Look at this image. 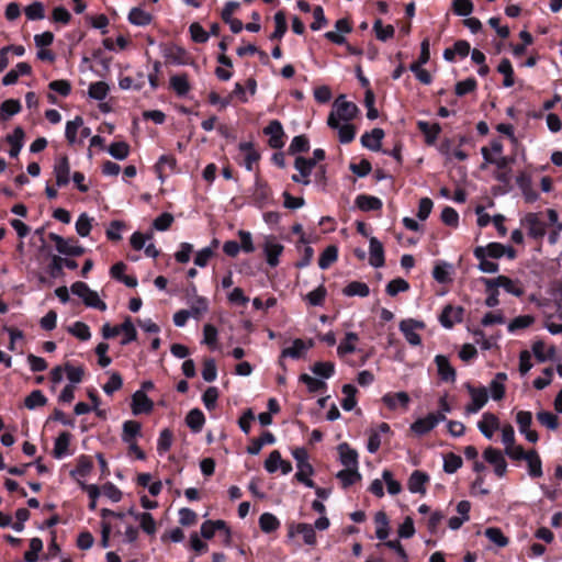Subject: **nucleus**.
Returning <instances> with one entry per match:
<instances>
[{
  "label": "nucleus",
  "instance_id": "obj_5",
  "mask_svg": "<svg viewBox=\"0 0 562 562\" xmlns=\"http://www.w3.org/2000/svg\"><path fill=\"white\" fill-rule=\"evenodd\" d=\"M483 457L486 462L494 467V472L498 477H503L507 472V462L501 450L488 447L484 450Z\"/></svg>",
  "mask_w": 562,
  "mask_h": 562
},
{
  "label": "nucleus",
  "instance_id": "obj_23",
  "mask_svg": "<svg viewBox=\"0 0 562 562\" xmlns=\"http://www.w3.org/2000/svg\"><path fill=\"white\" fill-rule=\"evenodd\" d=\"M525 461L527 462L528 474L530 477L538 479L542 476V461L539 453L535 449L528 451Z\"/></svg>",
  "mask_w": 562,
  "mask_h": 562
},
{
  "label": "nucleus",
  "instance_id": "obj_46",
  "mask_svg": "<svg viewBox=\"0 0 562 562\" xmlns=\"http://www.w3.org/2000/svg\"><path fill=\"white\" fill-rule=\"evenodd\" d=\"M186 422L188 427H190L193 431H200L204 425L205 418L200 409L194 408L188 413Z\"/></svg>",
  "mask_w": 562,
  "mask_h": 562
},
{
  "label": "nucleus",
  "instance_id": "obj_20",
  "mask_svg": "<svg viewBox=\"0 0 562 562\" xmlns=\"http://www.w3.org/2000/svg\"><path fill=\"white\" fill-rule=\"evenodd\" d=\"M483 251V246H477L473 250L474 257L479 260L477 268L485 273L498 272L499 265L497 262L488 260L490 257H487Z\"/></svg>",
  "mask_w": 562,
  "mask_h": 562
},
{
  "label": "nucleus",
  "instance_id": "obj_2",
  "mask_svg": "<svg viewBox=\"0 0 562 562\" xmlns=\"http://www.w3.org/2000/svg\"><path fill=\"white\" fill-rule=\"evenodd\" d=\"M71 292L81 297L87 306L105 311L106 304L100 300L98 293L91 290L85 282L77 281L71 285Z\"/></svg>",
  "mask_w": 562,
  "mask_h": 562
},
{
  "label": "nucleus",
  "instance_id": "obj_51",
  "mask_svg": "<svg viewBox=\"0 0 562 562\" xmlns=\"http://www.w3.org/2000/svg\"><path fill=\"white\" fill-rule=\"evenodd\" d=\"M173 434L170 429L166 428L160 431L157 441V451L160 456L165 454L172 446Z\"/></svg>",
  "mask_w": 562,
  "mask_h": 562
},
{
  "label": "nucleus",
  "instance_id": "obj_35",
  "mask_svg": "<svg viewBox=\"0 0 562 562\" xmlns=\"http://www.w3.org/2000/svg\"><path fill=\"white\" fill-rule=\"evenodd\" d=\"M240 150L244 154V166L248 171L254 169L255 164L259 159V154L252 148L251 144L243 143L239 145Z\"/></svg>",
  "mask_w": 562,
  "mask_h": 562
},
{
  "label": "nucleus",
  "instance_id": "obj_62",
  "mask_svg": "<svg viewBox=\"0 0 562 562\" xmlns=\"http://www.w3.org/2000/svg\"><path fill=\"white\" fill-rule=\"evenodd\" d=\"M46 402L47 398L44 396L42 391L35 390L25 398L24 404L29 409H34L36 407L44 406Z\"/></svg>",
  "mask_w": 562,
  "mask_h": 562
},
{
  "label": "nucleus",
  "instance_id": "obj_64",
  "mask_svg": "<svg viewBox=\"0 0 562 562\" xmlns=\"http://www.w3.org/2000/svg\"><path fill=\"white\" fill-rule=\"evenodd\" d=\"M109 153L115 159L123 160L128 156L130 147L125 142H116L111 144Z\"/></svg>",
  "mask_w": 562,
  "mask_h": 562
},
{
  "label": "nucleus",
  "instance_id": "obj_1",
  "mask_svg": "<svg viewBox=\"0 0 562 562\" xmlns=\"http://www.w3.org/2000/svg\"><path fill=\"white\" fill-rule=\"evenodd\" d=\"M358 112V108L355 103L346 101L340 95L333 105V110L328 116L327 124L330 128H337L339 123L351 121Z\"/></svg>",
  "mask_w": 562,
  "mask_h": 562
},
{
  "label": "nucleus",
  "instance_id": "obj_57",
  "mask_svg": "<svg viewBox=\"0 0 562 562\" xmlns=\"http://www.w3.org/2000/svg\"><path fill=\"white\" fill-rule=\"evenodd\" d=\"M432 277L439 283L450 282V265L446 262L437 263L432 270Z\"/></svg>",
  "mask_w": 562,
  "mask_h": 562
},
{
  "label": "nucleus",
  "instance_id": "obj_59",
  "mask_svg": "<svg viewBox=\"0 0 562 562\" xmlns=\"http://www.w3.org/2000/svg\"><path fill=\"white\" fill-rule=\"evenodd\" d=\"M21 111V104L18 100H5L0 110V115L2 120H7L10 116L19 113Z\"/></svg>",
  "mask_w": 562,
  "mask_h": 562
},
{
  "label": "nucleus",
  "instance_id": "obj_7",
  "mask_svg": "<svg viewBox=\"0 0 562 562\" xmlns=\"http://www.w3.org/2000/svg\"><path fill=\"white\" fill-rule=\"evenodd\" d=\"M522 225L527 228L528 236L540 240L546 235V224L536 213H528L522 220Z\"/></svg>",
  "mask_w": 562,
  "mask_h": 562
},
{
  "label": "nucleus",
  "instance_id": "obj_39",
  "mask_svg": "<svg viewBox=\"0 0 562 562\" xmlns=\"http://www.w3.org/2000/svg\"><path fill=\"white\" fill-rule=\"evenodd\" d=\"M294 167L301 173V177L304 178L303 184H308V177L312 172V169L315 167V160H308L304 157H297L295 159Z\"/></svg>",
  "mask_w": 562,
  "mask_h": 562
},
{
  "label": "nucleus",
  "instance_id": "obj_43",
  "mask_svg": "<svg viewBox=\"0 0 562 562\" xmlns=\"http://www.w3.org/2000/svg\"><path fill=\"white\" fill-rule=\"evenodd\" d=\"M83 120L81 116H76L72 121H68L66 124L65 135L69 144H76L78 142L77 134L82 127Z\"/></svg>",
  "mask_w": 562,
  "mask_h": 562
},
{
  "label": "nucleus",
  "instance_id": "obj_6",
  "mask_svg": "<svg viewBox=\"0 0 562 562\" xmlns=\"http://www.w3.org/2000/svg\"><path fill=\"white\" fill-rule=\"evenodd\" d=\"M465 310L462 306H453L448 304L443 307L439 321L446 328H452L454 324H459L463 321Z\"/></svg>",
  "mask_w": 562,
  "mask_h": 562
},
{
  "label": "nucleus",
  "instance_id": "obj_36",
  "mask_svg": "<svg viewBox=\"0 0 562 562\" xmlns=\"http://www.w3.org/2000/svg\"><path fill=\"white\" fill-rule=\"evenodd\" d=\"M356 204L362 211H376L382 207V201L380 199L366 194L357 196Z\"/></svg>",
  "mask_w": 562,
  "mask_h": 562
},
{
  "label": "nucleus",
  "instance_id": "obj_3",
  "mask_svg": "<svg viewBox=\"0 0 562 562\" xmlns=\"http://www.w3.org/2000/svg\"><path fill=\"white\" fill-rule=\"evenodd\" d=\"M465 387L471 396V403L465 406L468 414H475L484 407L488 401L487 389L484 386L475 387L471 383H467Z\"/></svg>",
  "mask_w": 562,
  "mask_h": 562
},
{
  "label": "nucleus",
  "instance_id": "obj_28",
  "mask_svg": "<svg viewBox=\"0 0 562 562\" xmlns=\"http://www.w3.org/2000/svg\"><path fill=\"white\" fill-rule=\"evenodd\" d=\"M340 461L348 469H358V453L351 449L347 443H341L338 447Z\"/></svg>",
  "mask_w": 562,
  "mask_h": 562
},
{
  "label": "nucleus",
  "instance_id": "obj_47",
  "mask_svg": "<svg viewBox=\"0 0 562 562\" xmlns=\"http://www.w3.org/2000/svg\"><path fill=\"white\" fill-rule=\"evenodd\" d=\"M337 479L341 482L342 487H348L361 479L358 469H345L337 473Z\"/></svg>",
  "mask_w": 562,
  "mask_h": 562
},
{
  "label": "nucleus",
  "instance_id": "obj_63",
  "mask_svg": "<svg viewBox=\"0 0 562 562\" xmlns=\"http://www.w3.org/2000/svg\"><path fill=\"white\" fill-rule=\"evenodd\" d=\"M409 289V284L402 278L394 279L390 281L386 285V293L390 296H395L400 292H405Z\"/></svg>",
  "mask_w": 562,
  "mask_h": 562
},
{
  "label": "nucleus",
  "instance_id": "obj_50",
  "mask_svg": "<svg viewBox=\"0 0 562 562\" xmlns=\"http://www.w3.org/2000/svg\"><path fill=\"white\" fill-rule=\"evenodd\" d=\"M259 526L263 532L269 533L277 530L280 527V521L274 515L270 513H265L259 518Z\"/></svg>",
  "mask_w": 562,
  "mask_h": 562
},
{
  "label": "nucleus",
  "instance_id": "obj_49",
  "mask_svg": "<svg viewBox=\"0 0 562 562\" xmlns=\"http://www.w3.org/2000/svg\"><path fill=\"white\" fill-rule=\"evenodd\" d=\"M485 537L498 547H506L509 542L508 538L497 527L486 528L484 531Z\"/></svg>",
  "mask_w": 562,
  "mask_h": 562
},
{
  "label": "nucleus",
  "instance_id": "obj_27",
  "mask_svg": "<svg viewBox=\"0 0 562 562\" xmlns=\"http://www.w3.org/2000/svg\"><path fill=\"white\" fill-rule=\"evenodd\" d=\"M495 280L497 282L498 288H503L509 294L520 297L525 293L524 289L519 285L518 280H513L506 276H498L495 278Z\"/></svg>",
  "mask_w": 562,
  "mask_h": 562
},
{
  "label": "nucleus",
  "instance_id": "obj_55",
  "mask_svg": "<svg viewBox=\"0 0 562 562\" xmlns=\"http://www.w3.org/2000/svg\"><path fill=\"white\" fill-rule=\"evenodd\" d=\"M109 86L104 81L93 82L89 86V97L102 101L106 98Z\"/></svg>",
  "mask_w": 562,
  "mask_h": 562
},
{
  "label": "nucleus",
  "instance_id": "obj_37",
  "mask_svg": "<svg viewBox=\"0 0 562 562\" xmlns=\"http://www.w3.org/2000/svg\"><path fill=\"white\" fill-rule=\"evenodd\" d=\"M276 441L273 434L265 431L259 438L254 439L247 448L249 454H258L265 445H272Z\"/></svg>",
  "mask_w": 562,
  "mask_h": 562
},
{
  "label": "nucleus",
  "instance_id": "obj_61",
  "mask_svg": "<svg viewBox=\"0 0 562 562\" xmlns=\"http://www.w3.org/2000/svg\"><path fill=\"white\" fill-rule=\"evenodd\" d=\"M42 549L43 541L40 538H32L30 541V550L24 553V560L26 562H36Z\"/></svg>",
  "mask_w": 562,
  "mask_h": 562
},
{
  "label": "nucleus",
  "instance_id": "obj_17",
  "mask_svg": "<svg viewBox=\"0 0 562 562\" xmlns=\"http://www.w3.org/2000/svg\"><path fill=\"white\" fill-rule=\"evenodd\" d=\"M477 427L480 431L488 439L494 435V431L499 428V419L492 413H484L482 420L479 422Z\"/></svg>",
  "mask_w": 562,
  "mask_h": 562
},
{
  "label": "nucleus",
  "instance_id": "obj_42",
  "mask_svg": "<svg viewBox=\"0 0 562 562\" xmlns=\"http://www.w3.org/2000/svg\"><path fill=\"white\" fill-rule=\"evenodd\" d=\"M463 464V460L459 454L448 452L443 456V471L448 474L456 473Z\"/></svg>",
  "mask_w": 562,
  "mask_h": 562
},
{
  "label": "nucleus",
  "instance_id": "obj_40",
  "mask_svg": "<svg viewBox=\"0 0 562 562\" xmlns=\"http://www.w3.org/2000/svg\"><path fill=\"white\" fill-rule=\"evenodd\" d=\"M151 20V14L140 8H133L128 14V21L137 26L148 25Z\"/></svg>",
  "mask_w": 562,
  "mask_h": 562
},
{
  "label": "nucleus",
  "instance_id": "obj_32",
  "mask_svg": "<svg viewBox=\"0 0 562 562\" xmlns=\"http://www.w3.org/2000/svg\"><path fill=\"white\" fill-rule=\"evenodd\" d=\"M142 425L136 420H126L123 424L122 440L127 443L140 436Z\"/></svg>",
  "mask_w": 562,
  "mask_h": 562
},
{
  "label": "nucleus",
  "instance_id": "obj_52",
  "mask_svg": "<svg viewBox=\"0 0 562 562\" xmlns=\"http://www.w3.org/2000/svg\"><path fill=\"white\" fill-rule=\"evenodd\" d=\"M121 333L124 335L121 341L122 345H127L137 338V331L131 317H126L123 324H121Z\"/></svg>",
  "mask_w": 562,
  "mask_h": 562
},
{
  "label": "nucleus",
  "instance_id": "obj_56",
  "mask_svg": "<svg viewBox=\"0 0 562 562\" xmlns=\"http://www.w3.org/2000/svg\"><path fill=\"white\" fill-rule=\"evenodd\" d=\"M481 154L487 164H493L497 167V169H506L508 165L512 162V158L508 157H501V158H494L487 147H482Z\"/></svg>",
  "mask_w": 562,
  "mask_h": 562
},
{
  "label": "nucleus",
  "instance_id": "obj_53",
  "mask_svg": "<svg viewBox=\"0 0 562 562\" xmlns=\"http://www.w3.org/2000/svg\"><path fill=\"white\" fill-rule=\"evenodd\" d=\"M537 419L542 426L551 430L558 429L560 425L558 416L548 411L538 412Z\"/></svg>",
  "mask_w": 562,
  "mask_h": 562
},
{
  "label": "nucleus",
  "instance_id": "obj_25",
  "mask_svg": "<svg viewBox=\"0 0 562 562\" xmlns=\"http://www.w3.org/2000/svg\"><path fill=\"white\" fill-rule=\"evenodd\" d=\"M369 262L375 268L382 267L384 265L383 246L375 237L370 238Z\"/></svg>",
  "mask_w": 562,
  "mask_h": 562
},
{
  "label": "nucleus",
  "instance_id": "obj_9",
  "mask_svg": "<svg viewBox=\"0 0 562 562\" xmlns=\"http://www.w3.org/2000/svg\"><path fill=\"white\" fill-rule=\"evenodd\" d=\"M263 133L269 136V146L272 148H281L284 145V131L282 124L278 120L271 121L268 126L263 128Z\"/></svg>",
  "mask_w": 562,
  "mask_h": 562
},
{
  "label": "nucleus",
  "instance_id": "obj_24",
  "mask_svg": "<svg viewBox=\"0 0 562 562\" xmlns=\"http://www.w3.org/2000/svg\"><path fill=\"white\" fill-rule=\"evenodd\" d=\"M359 341V336L353 331H348L345 335V338L340 341L337 347V353L339 357H345L348 353H352L357 350V344Z\"/></svg>",
  "mask_w": 562,
  "mask_h": 562
},
{
  "label": "nucleus",
  "instance_id": "obj_41",
  "mask_svg": "<svg viewBox=\"0 0 562 562\" xmlns=\"http://www.w3.org/2000/svg\"><path fill=\"white\" fill-rule=\"evenodd\" d=\"M497 71L504 75L503 86L510 88L514 86V69L508 58H503L497 67Z\"/></svg>",
  "mask_w": 562,
  "mask_h": 562
},
{
  "label": "nucleus",
  "instance_id": "obj_38",
  "mask_svg": "<svg viewBox=\"0 0 562 562\" xmlns=\"http://www.w3.org/2000/svg\"><path fill=\"white\" fill-rule=\"evenodd\" d=\"M70 442V434L67 431L61 432L55 440L54 457L61 459L69 453L68 447Z\"/></svg>",
  "mask_w": 562,
  "mask_h": 562
},
{
  "label": "nucleus",
  "instance_id": "obj_33",
  "mask_svg": "<svg viewBox=\"0 0 562 562\" xmlns=\"http://www.w3.org/2000/svg\"><path fill=\"white\" fill-rule=\"evenodd\" d=\"M170 87L173 89V91L180 95H186L190 89V82L187 74L182 75H176L170 78Z\"/></svg>",
  "mask_w": 562,
  "mask_h": 562
},
{
  "label": "nucleus",
  "instance_id": "obj_11",
  "mask_svg": "<svg viewBox=\"0 0 562 562\" xmlns=\"http://www.w3.org/2000/svg\"><path fill=\"white\" fill-rule=\"evenodd\" d=\"M131 406L134 415L149 414L154 408V403L144 391H136L132 396Z\"/></svg>",
  "mask_w": 562,
  "mask_h": 562
},
{
  "label": "nucleus",
  "instance_id": "obj_21",
  "mask_svg": "<svg viewBox=\"0 0 562 562\" xmlns=\"http://www.w3.org/2000/svg\"><path fill=\"white\" fill-rule=\"evenodd\" d=\"M216 530H224L226 533V541L231 538V531L226 526V522L224 520H206L201 526V535L205 539L213 538Z\"/></svg>",
  "mask_w": 562,
  "mask_h": 562
},
{
  "label": "nucleus",
  "instance_id": "obj_45",
  "mask_svg": "<svg viewBox=\"0 0 562 562\" xmlns=\"http://www.w3.org/2000/svg\"><path fill=\"white\" fill-rule=\"evenodd\" d=\"M344 398L341 401V407L345 411H351L355 408L357 389L352 384H345L342 386Z\"/></svg>",
  "mask_w": 562,
  "mask_h": 562
},
{
  "label": "nucleus",
  "instance_id": "obj_60",
  "mask_svg": "<svg viewBox=\"0 0 562 562\" xmlns=\"http://www.w3.org/2000/svg\"><path fill=\"white\" fill-rule=\"evenodd\" d=\"M441 132L439 123L428 124L424 122V140L428 145H434Z\"/></svg>",
  "mask_w": 562,
  "mask_h": 562
},
{
  "label": "nucleus",
  "instance_id": "obj_31",
  "mask_svg": "<svg viewBox=\"0 0 562 562\" xmlns=\"http://www.w3.org/2000/svg\"><path fill=\"white\" fill-rule=\"evenodd\" d=\"M23 139H24V131L22 127H15L13 133L7 136V142L11 145V148L9 150V155L11 157H18L20 154L22 147H23Z\"/></svg>",
  "mask_w": 562,
  "mask_h": 562
},
{
  "label": "nucleus",
  "instance_id": "obj_13",
  "mask_svg": "<svg viewBox=\"0 0 562 562\" xmlns=\"http://www.w3.org/2000/svg\"><path fill=\"white\" fill-rule=\"evenodd\" d=\"M471 52L470 43L465 40H458L451 47L443 50V57L448 61H456L457 56L465 58Z\"/></svg>",
  "mask_w": 562,
  "mask_h": 562
},
{
  "label": "nucleus",
  "instance_id": "obj_26",
  "mask_svg": "<svg viewBox=\"0 0 562 562\" xmlns=\"http://www.w3.org/2000/svg\"><path fill=\"white\" fill-rule=\"evenodd\" d=\"M176 158L171 155H162L157 164L155 165L156 173L160 180H164L169 172H172L176 168Z\"/></svg>",
  "mask_w": 562,
  "mask_h": 562
},
{
  "label": "nucleus",
  "instance_id": "obj_58",
  "mask_svg": "<svg viewBox=\"0 0 562 562\" xmlns=\"http://www.w3.org/2000/svg\"><path fill=\"white\" fill-rule=\"evenodd\" d=\"M477 87V81L474 77L467 78L465 80L459 81L456 85L454 92L459 97H463L468 93L473 92Z\"/></svg>",
  "mask_w": 562,
  "mask_h": 562
},
{
  "label": "nucleus",
  "instance_id": "obj_48",
  "mask_svg": "<svg viewBox=\"0 0 562 562\" xmlns=\"http://www.w3.org/2000/svg\"><path fill=\"white\" fill-rule=\"evenodd\" d=\"M342 292L347 296H356L357 295V296L366 297L369 295L370 290L366 283L359 282V281H352L344 289Z\"/></svg>",
  "mask_w": 562,
  "mask_h": 562
},
{
  "label": "nucleus",
  "instance_id": "obj_44",
  "mask_svg": "<svg viewBox=\"0 0 562 562\" xmlns=\"http://www.w3.org/2000/svg\"><path fill=\"white\" fill-rule=\"evenodd\" d=\"M338 258V249L336 246H328L321 254L318 259V266L321 269L329 268Z\"/></svg>",
  "mask_w": 562,
  "mask_h": 562
},
{
  "label": "nucleus",
  "instance_id": "obj_30",
  "mask_svg": "<svg viewBox=\"0 0 562 562\" xmlns=\"http://www.w3.org/2000/svg\"><path fill=\"white\" fill-rule=\"evenodd\" d=\"M384 137V132L381 128H373L370 133H364L361 136V143L364 147L371 150H379L381 140Z\"/></svg>",
  "mask_w": 562,
  "mask_h": 562
},
{
  "label": "nucleus",
  "instance_id": "obj_22",
  "mask_svg": "<svg viewBox=\"0 0 562 562\" xmlns=\"http://www.w3.org/2000/svg\"><path fill=\"white\" fill-rule=\"evenodd\" d=\"M435 362L437 364L438 374L442 381H445V382L454 381L456 370L450 364V362L446 356H442V355L436 356Z\"/></svg>",
  "mask_w": 562,
  "mask_h": 562
},
{
  "label": "nucleus",
  "instance_id": "obj_12",
  "mask_svg": "<svg viewBox=\"0 0 562 562\" xmlns=\"http://www.w3.org/2000/svg\"><path fill=\"white\" fill-rule=\"evenodd\" d=\"M54 175L58 187H65L69 183L70 165L67 156H61L56 159L54 164Z\"/></svg>",
  "mask_w": 562,
  "mask_h": 562
},
{
  "label": "nucleus",
  "instance_id": "obj_10",
  "mask_svg": "<svg viewBox=\"0 0 562 562\" xmlns=\"http://www.w3.org/2000/svg\"><path fill=\"white\" fill-rule=\"evenodd\" d=\"M282 251L283 246L278 243L274 237L268 236L265 238L263 252L270 267H277L279 265V256Z\"/></svg>",
  "mask_w": 562,
  "mask_h": 562
},
{
  "label": "nucleus",
  "instance_id": "obj_15",
  "mask_svg": "<svg viewBox=\"0 0 562 562\" xmlns=\"http://www.w3.org/2000/svg\"><path fill=\"white\" fill-rule=\"evenodd\" d=\"M295 535H302L304 542L308 546L316 543V533L314 527L310 524H292L289 529V536L293 537Z\"/></svg>",
  "mask_w": 562,
  "mask_h": 562
},
{
  "label": "nucleus",
  "instance_id": "obj_8",
  "mask_svg": "<svg viewBox=\"0 0 562 562\" xmlns=\"http://www.w3.org/2000/svg\"><path fill=\"white\" fill-rule=\"evenodd\" d=\"M420 329L422 323L414 321L412 318L404 319L400 324V330L404 335L407 342H409L413 346H417L420 344Z\"/></svg>",
  "mask_w": 562,
  "mask_h": 562
},
{
  "label": "nucleus",
  "instance_id": "obj_18",
  "mask_svg": "<svg viewBox=\"0 0 562 562\" xmlns=\"http://www.w3.org/2000/svg\"><path fill=\"white\" fill-rule=\"evenodd\" d=\"M383 403L392 411L406 409L409 403V396L406 392L387 393L382 397Z\"/></svg>",
  "mask_w": 562,
  "mask_h": 562
},
{
  "label": "nucleus",
  "instance_id": "obj_54",
  "mask_svg": "<svg viewBox=\"0 0 562 562\" xmlns=\"http://www.w3.org/2000/svg\"><path fill=\"white\" fill-rule=\"evenodd\" d=\"M297 468V472L295 473V479L306 485L307 487H314V482L310 479L313 474L314 470L311 463L308 464H300Z\"/></svg>",
  "mask_w": 562,
  "mask_h": 562
},
{
  "label": "nucleus",
  "instance_id": "obj_14",
  "mask_svg": "<svg viewBox=\"0 0 562 562\" xmlns=\"http://www.w3.org/2000/svg\"><path fill=\"white\" fill-rule=\"evenodd\" d=\"M313 347V341H304L303 339H294L291 347L284 348L281 351V359L282 358H292V359H300L302 358L305 352Z\"/></svg>",
  "mask_w": 562,
  "mask_h": 562
},
{
  "label": "nucleus",
  "instance_id": "obj_4",
  "mask_svg": "<svg viewBox=\"0 0 562 562\" xmlns=\"http://www.w3.org/2000/svg\"><path fill=\"white\" fill-rule=\"evenodd\" d=\"M49 239L55 243L58 252L67 256H80L85 252V249L77 245L74 239H65L61 236L50 233Z\"/></svg>",
  "mask_w": 562,
  "mask_h": 562
},
{
  "label": "nucleus",
  "instance_id": "obj_29",
  "mask_svg": "<svg viewBox=\"0 0 562 562\" xmlns=\"http://www.w3.org/2000/svg\"><path fill=\"white\" fill-rule=\"evenodd\" d=\"M507 380V374L505 372L496 373L495 378L492 380L490 384L491 395L494 401H501L505 396V384L504 382Z\"/></svg>",
  "mask_w": 562,
  "mask_h": 562
},
{
  "label": "nucleus",
  "instance_id": "obj_16",
  "mask_svg": "<svg viewBox=\"0 0 562 562\" xmlns=\"http://www.w3.org/2000/svg\"><path fill=\"white\" fill-rule=\"evenodd\" d=\"M516 183L522 191L526 202L532 203L537 201L539 194L532 189L531 177L526 172H520L516 178Z\"/></svg>",
  "mask_w": 562,
  "mask_h": 562
},
{
  "label": "nucleus",
  "instance_id": "obj_19",
  "mask_svg": "<svg viewBox=\"0 0 562 562\" xmlns=\"http://www.w3.org/2000/svg\"><path fill=\"white\" fill-rule=\"evenodd\" d=\"M480 282L485 285V292L487 294L486 300H485V305L488 307L497 306L499 304V301H498L499 291H498V285H497L495 278L490 279V278L482 277V278H480Z\"/></svg>",
  "mask_w": 562,
  "mask_h": 562
},
{
  "label": "nucleus",
  "instance_id": "obj_34",
  "mask_svg": "<svg viewBox=\"0 0 562 562\" xmlns=\"http://www.w3.org/2000/svg\"><path fill=\"white\" fill-rule=\"evenodd\" d=\"M139 521L140 528L148 535L156 532V522L149 513H135L133 509L128 512Z\"/></svg>",
  "mask_w": 562,
  "mask_h": 562
}]
</instances>
